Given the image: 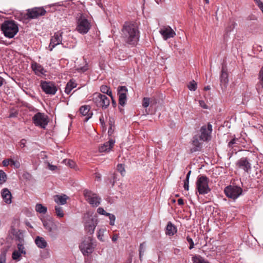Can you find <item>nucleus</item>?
<instances>
[{
	"mask_svg": "<svg viewBox=\"0 0 263 263\" xmlns=\"http://www.w3.org/2000/svg\"><path fill=\"white\" fill-rule=\"evenodd\" d=\"M123 41L132 47H136L140 39L139 25L136 21H126L121 29Z\"/></svg>",
	"mask_w": 263,
	"mask_h": 263,
	"instance_id": "f257e3e1",
	"label": "nucleus"
},
{
	"mask_svg": "<svg viewBox=\"0 0 263 263\" xmlns=\"http://www.w3.org/2000/svg\"><path fill=\"white\" fill-rule=\"evenodd\" d=\"M87 14L79 13L76 17V30L82 34H86L91 27V21Z\"/></svg>",
	"mask_w": 263,
	"mask_h": 263,
	"instance_id": "f03ea898",
	"label": "nucleus"
},
{
	"mask_svg": "<svg viewBox=\"0 0 263 263\" xmlns=\"http://www.w3.org/2000/svg\"><path fill=\"white\" fill-rule=\"evenodd\" d=\"M1 29L5 37L11 39L18 32L17 24L14 20H5L2 24Z\"/></svg>",
	"mask_w": 263,
	"mask_h": 263,
	"instance_id": "7ed1b4c3",
	"label": "nucleus"
},
{
	"mask_svg": "<svg viewBox=\"0 0 263 263\" xmlns=\"http://www.w3.org/2000/svg\"><path fill=\"white\" fill-rule=\"evenodd\" d=\"M96 242L91 236H85L79 245V249L84 256H89L96 247Z\"/></svg>",
	"mask_w": 263,
	"mask_h": 263,
	"instance_id": "20e7f679",
	"label": "nucleus"
},
{
	"mask_svg": "<svg viewBox=\"0 0 263 263\" xmlns=\"http://www.w3.org/2000/svg\"><path fill=\"white\" fill-rule=\"evenodd\" d=\"M209 179L205 175H199L196 182V189L200 195L208 194L211 191L209 186Z\"/></svg>",
	"mask_w": 263,
	"mask_h": 263,
	"instance_id": "39448f33",
	"label": "nucleus"
},
{
	"mask_svg": "<svg viewBox=\"0 0 263 263\" xmlns=\"http://www.w3.org/2000/svg\"><path fill=\"white\" fill-rule=\"evenodd\" d=\"M92 101L98 107H101L103 109H106L110 104L109 98L105 95L99 92L93 94Z\"/></svg>",
	"mask_w": 263,
	"mask_h": 263,
	"instance_id": "423d86ee",
	"label": "nucleus"
},
{
	"mask_svg": "<svg viewBox=\"0 0 263 263\" xmlns=\"http://www.w3.org/2000/svg\"><path fill=\"white\" fill-rule=\"evenodd\" d=\"M32 122L35 126L45 129L49 121L48 116L44 113L38 112L32 118Z\"/></svg>",
	"mask_w": 263,
	"mask_h": 263,
	"instance_id": "0eeeda50",
	"label": "nucleus"
},
{
	"mask_svg": "<svg viewBox=\"0 0 263 263\" xmlns=\"http://www.w3.org/2000/svg\"><path fill=\"white\" fill-rule=\"evenodd\" d=\"M212 130V125L210 122L203 125L200 128V134L198 136L200 140L203 142H208L211 140Z\"/></svg>",
	"mask_w": 263,
	"mask_h": 263,
	"instance_id": "6e6552de",
	"label": "nucleus"
},
{
	"mask_svg": "<svg viewBox=\"0 0 263 263\" xmlns=\"http://www.w3.org/2000/svg\"><path fill=\"white\" fill-rule=\"evenodd\" d=\"M224 192L228 198L235 199L242 194V189L236 185H230L224 188Z\"/></svg>",
	"mask_w": 263,
	"mask_h": 263,
	"instance_id": "1a4fd4ad",
	"label": "nucleus"
},
{
	"mask_svg": "<svg viewBox=\"0 0 263 263\" xmlns=\"http://www.w3.org/2000/svg\"><path fill=\"white\" fill-rule=\"evenodd\" d=\"M40 86L43 91L47 95H54L58 90V88L55 83L53 81L41 80Z\"/></svg>",
	"mask_w": 263,
	"mask_h": 263,
	"instance_id": "9d476101",
	"label": "nucleus"
},
{
	"mask_svg": "<svg viewBox=\"0 0 263 263\" xmlns=\"http://www.w3.org/2000/svg\"><path fill=\"white\" fill-rule=\"evenodd\" d=\"M84 196L86 200L92 206H98L100 204L101 198L96 194L88 190L84 191Z\"/></svg>",
	"mask_w": 263,
	"mask_h": 263,
	"instance_id": "9b49d317",
	"label": "nucleus"
},
{
	"mask_svg": "<svg viewBox=\"0 0 263 263\" xmlns=\"http://www.w3.org/2000/svg\"><path fill=\"white\" fill-rule=\"evenodd\" d=\"M47 13L46 10L43 7H34L27 10L26 16L28 19H35L40 16H44Z\"/></svg>",
	"mask_w": 263,
	"mask_h": 263,
	"instance_id": "f8f14e48",
	"label": "nucleus"
},
{
	"mask_svg": "<svg viewBox=\"0 0 263 263\" xmlns=\"http://www.w3.org/2000/svg\"><path fill=\"white\" fill-rule=\"evenodd\" d=\"M243 140H245L243 138H233L228 144L230 151H231L232 153H234L235 151V153H236L237 151H241L242 148H247L248 147H246V145L241 144Z\"/></svg>",
	"mask_w": 263,
	"mask_h": 263,
	"instance_id": "ddd939ff",
	"label": "nucleus"
},
{
	"mask_svg": "<svg viewBox=\"0 0 263 263\" xmlns=\"http://www.w3.org/2000/svg\"><path fill=\"white\" fill-rule=\"evenodd\" d=\"M63 32L59 30L54 33V35L50 39V44L49 45V50L52 51L55 46L62 43Z\"/></svg>",
	"mask_w": 263,
	"mask_h": 263,
	"instance_id": "4468645a",
	"label": "nucleus"
},
{
	"mask_svg": "<svg viewBox=\"0 0 263 263\" xmlns=\"http://www.w3.org/2000/svg\"><path fill=\"white\" fill-rule=\"evenodd\" d=\"M236 166L244 172L248 173L251 169V164L247 157H242L236 163Z\"/></svg>",
	"mask_w": 263,
	"mask_h": 263,
	"instance_id": "2eb2a0df",
	"label": "nucleus"
},
{
	"mask_svg": "<svg viewBox=\"0 0 263 263\" xmlns=\"http://www.w3.org/2000/svg\"><path fill=\"white\" fill-rule=\"evenodd\" d=\"M128 90L126 86H121L118 88V95L119 96V104L124 106L127 101V92Z\"/></svg>",
	"mask_w": 263,
	"mask_h": 263,
	"instance_id": "dca6fc26",
	"label": "nucleus"
},
{
	"mask_svg": "<svg viewBox=\"0 0 263 263\" xmlns=\"http://www.w3.org/2000/svg\"><path fill=\"white\" fill-rule=\"evenodd\" d=\"M44 228L49 232L52 237H55L58 234V227L51 220H46L43 222Z\"/></svg>",
	"mask_w": 263,
	"mask_h": 263,
	"instance_id": "f3484780",
	"label": "nucleus"
},
{
	"mask_svg": "<svg viewBox=\"0 0 263 263\" xmlns=\"http://www.w3.org/2000/svg\"><path fill=\"white\" fill-rule=\"evenodd\" d=\"M229 73L226 65H222L220 75V85L225 88L229 83Z\"/></svg>",
	"mask_w": 263,
	"mask_h": 263,
	"instance_id": "a211bd4d",
	"label": "nucleus"
},
{
	"mask_svg": "<svg viewBox=\"0 0 263 263\" xmlns=\"http://www.w3.org/2000/svg\"><path fill=\"white\" fill-rule=\"evenodd\" d=\"M97 224V221L95 220L93 218L88 219L84 224V230L85 232L90 235H92Z\"/></svg>",
	"mask_w": 263,
	"mask_h": 263,
	"instance_id": "6ab92c4d",
	"label": "nucleus"
},
{
	"mask_svg": "<svg viewBox=\"0 0 263 263\" xmlns=\"http://www.w3.org/2000/svg\"><path fill=\"white\" fill-rule=\"evenodd\" d=\"M91 107L89 105H84L81 106L79 108V112L82 116L85 117L84 122H87L90 119L92 115L93 112L90 110Z\"/></svg>",
	"mask_w": 263,
	"mask_h": 263,
	"instance_id": "aec40b11",
	"label": "nucleus"
},
{
	"mask_svg": "<svg viewBox=\"0 0 263 263\" xmlns=\"http://www.w3.org/2000/svg\"><path fill=\"white\" fill-rule=\"evenodd\" d=\"M199 140L200 139L198 135H195L193 136L191 141V143L193 146L190 148V153L192 154L201 151L202 143L200 142Z\"/></svg>",
	"mask_w": 263,
	"mask_h": 263,
	"instance_id": "412c9836",
	"label": "nucleus"
},
{
	"mask_svg": "<svg viewBox=\"0 0 263 263\" xmlns=\"http://www.w3.org/2000/svg\"><path fill=\"white\" fill-rule=\"evenodd\" d=\"M115 143V140L109 139L108 141L101 144L99 146V152L100 153H108L113 148Z\"/></svg>",
	"mask_w": 263,
	"mask_h": 263,
	"instance_id": "4be33fe9",
	"label": "nucleus"
},
{
	"mask_svg": "<svg viewBox=\"0 0 263 263\" xmlns=\"http://www.w3.org/2000/svg\"><path fill=\"white\" fill-rule=\"evenodd\" d=\"M1 195L4 201L7 204L12 202V194L7 188L3 189L1 191Z\"/></svg>",
	"mask_w": 263,
	"mask_h": 263,
	"instance_id": "5701e85b",
	"label": "nucleus"
},
{
	"mask_svg": "<svg viewBox=\"0 0 263 263\" xmlns=\"http://www.w3.org/2000/svg\"><path fill=\"white\" fill-rule=\"evenodd\" d=\"M31 67L32 70L36 75L40 76L41 74H44L46 72V71L45 70L43 67L35 62L31 63Z\"/></svg>",
	"mask_w": 263,
	"mask_h": 263,
	"instance_id": "b1692460",
	"label": "nucleus"
},
{
	"mask_svg": "<svg viewBox=\"0 0 263 263\" xmlns=\"http://www.w3.org/2000/svg\"><path fill=\"white\" fill-rule=\"evenodd\" d=\"M160 33L165 40L173 37L176 35L175 32L170 26L161 30Z\"/></svg>",
	"mask_w": 263,
	"mask_h": 263,
	"instance_id": "393cba45",
	"label": "nucleus"
},
{
	"mask_svg": "<svg viewBox=\"0 0 263 263\" xmlns=\"http://www.w3.org/2000/svg\"><path fill=\"white\" fill-rule=\"evenodd\" d=\"M165 234L169 236H172L177 232V227L172 223V222L168 221L167 223L165 229Z\"/></svg>",
	"mask_w": 263,
	"mask_h": 263,
	"instance_id": "a878e982",
	"label": "nucleus"
},
{
	"mask_svg": "<svg viewBox=\"0 0 263 263\" xmlns=\"http://www.w3.org/2000/svg\"><path fill=\"white\" fill-rule=\"evenodd\" d=\"M77 86V84L75 82L73 79H70L67 83L65 88V92L69 95L71 91Z\"/></svg>",
	"mask_w": 263,
	"mask_h": 263,
	"instance_id": "bb28decb",
	"label": "nucleus"
},
{
	"mask_svg": "<svg viewBox=\"0 0 263 263\" xmlns=\"http://www.w3.org/2000/svg\"><path fill=\"white\" fill-rule=\"evenodd\" d=\"M193 263H211L199 255H194L192 257Z\"/></svg>",
	"mask_w": 263,
	"mask_h": 263,
	"instance_id": "cd10ccee",
	"label": "nucleus"
},
{
	"mask_svg": "<svg viewBox=\"0 0 263 263\" xmlns=\"http://www.w3.org/2000/svg\"><path fill=\"white\" fill-rule=\"evenodd\" d=\"M35 242L36 246L41 249L46 248L47 245L45 240L43 237L40 236L36 237Z\"/></svg>",
	"mask_w": 263,
	"mask_h": 263,
	"instance_id": "c85d7f7f",
	"label": "nucleus"
},
{
	"mask_svg": "<svg viewBox=\"0 0 263 263\" xmlns=\"http://www.w3.org/2000/svg\"><path fill=\"white\" fill-rule=\"evenodd\" d=\"M68 198V197L66 195H56L54 200L57 203L63 205L66 203Z\"/></svg>",
	"mask_w": 263,
	"mask_h": 263,
	"instance_id": "c756f323",
	"label": "nucleus"
},
{
	"mask_svg": "<svg viewBox=\"0 0 263 263\" xmlns=\"http://www.w3.org/2000/svg\"><path fill=\"white\" fill-rule=\"evenodd\" d=\"M108 124V135L109 136H111L115 131V120L113 118L109 117Z\"/></svg>",
	"mask_w": 263,
	"mask_h": 263,
	"instance_id": "7c9ffc66",
	"label": "nucleus"
},
{
	"mask_svg": "<svg viewBox=\"0 0 263 263\" xmlns=\"http://www.w3.org/2000/svg\"><path fill=\"white\" fill-rule=\"evenodd\" d=\"M100 91L104 94H107L109 96H111L112 95V91L110 89V88L105 85H102L100 87Z\"/></svg>",
	"mask_w": 263,
	"mask_h": 263,
	"instance_id": "2f4dec72",
	"label": "nucleus"
},
{
	"mask_svg": "<svg viewBox=\"0 0 263 263\" xmlns=\"http://www.w3.org/2000/svg\"><path fill=\"white\" fill-rule=\"evenodd\" d=\"M110 176L108 178L109 183L111 184L112 187L115 185V184L117 181V174L116 172L110 173Z\"/></svg>",
	"mask_w": 263,
	"mask_h": 263,
	"instance_id": "473e14b6",
	"label": "nucleus"
},
{
	"mask_svg": "<svg viewBox=\"0 0 263 263\" xmlns=\"http://www.w3.org/2000/svg\"><path fill=\"white\" fill-rule=\"evenodd\" d=\"M35 210L39 213L45 214L47 211V209L42 204L37 203L35 205Z\"/></svg>",
	"mask_w": 263,
	"mask_h": 263,
	"instance_id": "72a5a7b5",
	"label": "nucleus"
},
{
	"mask_svg": "<svg viewBox=\"0 0 263 263\" xmlns=\"http://www.w3.org/2000/svg\"><path fill=\"white\" fill-rule=\"evenodd\" d=\"M14 236L15 237V240L19 242H24V235L21 230H18L17 233L15 234Z\"/></svg>",
	"mask_w": 263,
	"mask_h": 263,
	"instance_id": "f704fd0d",
	"label": "nucleus"
},
{
	"mask_svg": "<svg viewBox=\"0 0 263 263\" xmlns=\"http://www.w3.org/2000/svg\"><path fill=\"white\" fill-rule=\"evenodd\" d=\"M8 250L3 249L0 254V263H6V254Z\"/></svg>",
	"mask_w": 263,
	"mask_h": 263,
	"instance_id": "c9c22d12",
	"label": "nucleus"
},
{
	"mask_svg": "<svg viewBox=\"0 0 263 263\" xmlns=\"http://www.w3.org/2000/svg\"><path fill=\"white\" fill-rule=\"evenodd\" d=\"M55 211L56 215L59 218L63 217L64 214L62 208L61 206H55Z\"/></svg>",
	"mask_w": 263,
	"mask_h": 263,
	"instance_id": "e433bc0d",
	"label": "nucleus"
},
{
	"mask_svg": "<svg viewBox=\"0 0 263 263\" xmlns=\"http://www.w3.org/2000/svg\"><path fill=\"white\" fill-rule=\"evenodd\" d=\"M236 23L233 20H230L228 26L226 28V30L227 32H231L235 28Z\"/></svg>",
	"mask_w": 263,
	"mask_h": 263,
	"instance_id": "4c0bfd02",
	"label": "nucleus"
},
{
	"mask_svg": "<svg viewBox=\"0 0 263 263\" xmlns=\"http://www.w3.org/2000/svg\"><path fill=\"white\" fill-rule=\"evenodd\" d=\"M117 170L121 174L122 176H124L125 173V165L124 164L120 163L117 166Z\"/></svg>",
	"mask_w": 263,
	"mask_h": 263,
	"instance_id": "58836bf2",
	"label": "nucleus"
},
{
	"mask_svg": "<svg viewBox=\"0 0 263 263\" xmlns=\"http://www.w3.org/2000/svg\"><path fill=\"white\" fill-rule=\"evenodd\" d=\"M7 175L3 170H0V185L3 184L7 181Z\"/></svg>",
	"mask_w": 263,
	"mask_h": 263,
	"instance_id": "ea45409f",
	"label": "nucleus"
},
{
	"mask_svg": "<svg viewBox=\"0 0 263 263\" xmlns=\"http://www.w3.org/2000/svg\"><path fill=\"white\" fill-rule=\"evenodd\" d=\"M187 87L191 91H195L197 88V83L194 80H192L187 85Z\"/></svg>",
	"mask_w": 263,
	"mask_h": 263,
	"instance_id": "a19ab883",
	"label": "nucleus"
},
{
	"mask_svg": "<svg viewBox=\"0 0 263 263\" xmlns=\"http://www.w3.org/2000/svg\"><path fill=\"white\" fill-rule=\"evenodd\" d=\"M21 256V253L16 250L14 251L12 254V258L13 260H19Z\"/></svg>",
	"mask_w": 263,
	"mask_h": 263,
	"instance_id": "79ce46f5",
	"label": "nucleus"
},
{
	"mask_svg": "<svg viewBox=\"0 0 263 263\" xmlns=\"http://www.w3.org/2000/svg\"><path fill=\"white\" fill-rule=\"evenodd\" d=\"M106 216H108L110 220L109 224L110 226H114L115 224V221L116 219L115 216L112 214L108 213Z\"/></svg>",
	"mask_w": 263,
	"mask_h": 263,
	"instance_id": "37998d69",
	"label": "nucleus"
},
{
	"mask_svg": "<svg viewBox=\"0 0 263 263\" xmlns=\"http://www.w3.org/2000/svg\"><path fill=\"white\" fill-rule=\"evenodd\" d=\"M258 79L259 80V83L260 85L263 87V66H262L259 72Z\"/></svg>",
	"mask_w": 263,
	"mask_h": 263,
	"instance_id": "c03bdc74",
	"label": "nucleus"
},
{
	"mask_svg": "<svg viewBox=\"0 0 263 263\" xmlns=\"http://www.w3.org/2000/svg\"><path fill=\"white\" fill-rule=\"evenodd\" d=\"M10 164L11 166H14L16 168H18L20 167V163L18 161H14L12 159H10Z\"/></svg>",
	"mask_w": 263,
	"mask_h": 263,
	"instance_id": "a18cd8bd",
	"label": "nucleus"
},
{
	"mask_svg": "<svg viewBox=\"0 0 263 263\" xmlns=\"http://www.w3.org/2000/svg\"><path fill=\"white\" fill-rule=\"evenodd\" d=\"M186 240L190 245L189 249H192L194 247V243L192 238L189 235H187L186 236Z\"/></svg>",
	"mask_w": 263,
	"mask_h": 263,
	"instance_id": "49530a36",
	"label": "nucleus"
},
{
	"mask_svg": "<svg viewBox=\"0 0 263 263\" xmlns=\"http://www.w3.org/2000/svg\"><path fill=\"white\" fill-rule=\"evenodd\" d=\"M100 122L101 125V126L103 128V130H106V124L104 120V118L103 117V115H102L101 117L99 118Z\"/></svg>",
	"mask_w": 263,
	"mask_h": 263,
	"instance_id": "de8ad7c7",
	"label": "nucleus"
},
{
	"mask_svg": "<svg viewBox=\"0 0 263 263\" xmlns=\"http://www.w3.org/2000/svg\"><path fill=\"white\" fill-rule=\"evenodd\" d=\"M149 104V98L147 97H144L142 99V106L144 108H146L148 106Z\"/></svg>",
	"mask_w": 263,
	"mask_h": 263,
	"instance_id": "09e8293b",
	"label": "nucleus"
},
{
	"mask_svg": "<svg viewBox=\"0 0 263 263\" xmlns=\"http://www.w3.org/2000/svg\"><path fill=\"white\" fill-rule=\"evenodd\" d=\"M17 249L18 250L19 252L22 253V254H25L26 252L24 251V246H23V242H19L17 245Z\"/></svg>",
	"mask_w": 263,
	"mask_h": 263,
	"instance_id": "8fccbe9b",
	"label": "nucleus"
},
{
	"mask_svg": "<svg viewBox=\"0 0 263 263\" xmlns=\"http://www.w3.org/2000/svg\"><path fill=\"white\" fill-rule=\"evenodd\" d=\"M97 212L101 214V215H105V216H107V214H108V213H107L104 209L103 208H101V207H100L98 209H97Z\"/></svg>",
	"mask_w": 263,
	"mask_h": 263,
	"instance_id": "3c124183",
	"label": "nucleus"
},
{
	"mask_svg": "<svg viewBox=\"0 0 263 263\" xmlns=\"http://www.w3.org/2000/svg\"><path fill=\"white\" fill-rule=\"evenodd\" d=\"M17 230H16L14 226L12 225L10 227L9 233L14 236L17 233Z\"/></svg>",
	"mask_w": 263,
	"mask_h": 263,
	"instance_id": "603ef678",
	"label": "nucleus"
},
{
	"mask_svg": "<svg viewBox=\"0 0 263 263\" xmlns=\"http://www.w3.org/2000/svg\"><path fill=\"white\" fill-rule=\"evenodd\" d=\"M199 103L200 106L202 108H203L204 109H208V106L206 105V104L205 103V102L203 100H199Z\"/></svg>",
	"mask_w": 263,
	"mask_h": 263,
	"instance_id": "864d4df0",
	"label": "nucleus"
},
{
	"mask_svg": "<svg viewBox=\"0 0 263 263\" xmlns=\"http://www.w3.org/2000/svg\"><path fill=\"white\" fill-rule=\"evenodd\" d=\"M26 140L25 139H22V140H21V141H20L18 144L20 145V146L23 148H24V147H25L26 146Z\"/></svg>",
	"mask_w": 263,
	"mask_h": 263,
	"instance_id": "5fc2aeb1",
	"label": "nucleus"
},
{
	"mask_svg": "<svg viewBox=\"0 0 263 263\" xmlns=\"http://www.w3.org/2000/svg\"><path fill=\"white\" fill-rule=\"evenodd\" d=\"M10 159H4L2 162V164H3V166H8L10 164Z\"/></svg>",
	"mask_w": 263,
	"mask_h": 263,
	"instance_id": "6e6d98bb",
	"label": "nucleus"
},
{
	"mask_svg": "<svg viewBox=\"0 0 263 263\" xmlns=\"http://www.w3.org/2000/svg\"><path fill=\"white\" fill-rule=\"evenodd\" d=\"M68 165L70 167V168H73L74 167V165H75V163L73 161L71 160H69L68 161Z\"/></svg>",
	"mask_w": 263,
	"mask_h": 263,
	"instance_id": "4d7b16f0",
	"label": "nucleus"
},
{
	"mask_svg": "<svg viewBox=\"0 0 263 263\" xmlns=\"http://www.w3.org/2000/svg\"><path fill=\"white\" fill-rule=\"evenodd\" d=\"M111 99V103H112V105L114 107H116V106H117V103H116V100H115L112 95L110 96Z\"/></svg>",
	"mask_w": 263,
	"mask_h": 263,
	"instance_id": "13d9d810",
	"label": "nucleus"
},
{
	"mask_svg": "<svg viewBox=\"0 0 263 263\" xmlns=\"http://www.w3.org/2000/svg\"><path fill=\"white\" fill-rule=\"evenodd\" d=\"M143 243H140V246H139V257H140V259L141 258V254H142V249L143 248Z\"/></svg>",
	"mask_w": 263,
	"mask_h": 263,
	"instance_id": "bf43d9fd",
	"label": "nucleus"
},
{
	"mask_svg": "<svg viewBox=\"0 0 263 263\" xmlns=\"http://www.w3.org/2000/svg\"><path fill=\"white\" fill-rule=\"evenodd\" d=\"M49 168L51 171H55L58 168V167L56 165L49 164Z\"/></svg>",
	"mask_w": 263,
	"mask_h": 263,
	"instance_id": "052dcab7",
	"label": "nucleus"
},
{
	"mask_svg": "<svg viewBox=\"0 0 263 263\" xmlns=\"http://www.w3.org/2000/svg\"><path fill=\"white\" fill-rule=\"evenodd\" d=\"M256 17L253 15H249L247 18V20H256Z\"/></svg>",
	"mask_w": 263,
	"mask_h": 263,
	"instance_id": "680f3d73",
	"label": "nucleus"
},
{
	"mask_svg": "<svg viewBox=\"0 0 263 263\" xmlns=\"http://www.w3.org/2000/svg\"><path fill=\"white\" fill-rule=\"evenodd\" d=\"M177 201L178 204L180 205H183L184 204V200L182 198H179Z\"/></svg>",
	"mask_w": 263,
	"mask_h": 263,
	"instance_id": "e2e57ef3",
	"label": "nucleus"
},
{
	"mask_svg": "<svg viewBox=\"0 0 263 263\" xmlns=\"http://www.w3.org/2000/svg\"><path fill=\"white\" fill-rule=\"evenodd\" d=\"M118 238V235L117 234H115L112 237V241L113 242H115L117 240Z\"/></svg>",
	"mask_w": 263,
	"mask_h": 263,
	"instance_id": "0e129e2a",
	"label": "nucleus"
},
{
	"mask_svg": "<svg viewBox=\"0 0 263 263\" xmlns=\"http://www.w3.org/2000/svg\"><path fill=\"white\" fill-rule=\"evenodd\" d=\"M17 114H18L17 112H14L11 113V114H10L9 117V118L16 117L17 116Z\"/></svg>",
	"mask_w": 263,
	"mask_h": 263,
	"instance_id": "69168bd1",
	"label": "nucleus"
},
{
	"mask_svg": "<svg viewBox=\"0 0 263 263\" xmlns=\"http://www.w3.org/2000/svg\"><path fill=\"white\" fill-rule=\"evenodd\" d=\"M95 177H96V179H97L98 180H100L101 179V176L100 173H96Z\"/></svg>",
	"mask_w": 263,
	"mask_h": 263,
	"instance_id": "338daca9",
	"label": "nucleus"
},
{
	"mask_svg": "<svg viewBox=\"0 0 263 263\" xmlns=\"http://www.w3.org/2000/svg\"><path fill=\"white\" fill-rule=\"evenodd\" d=\"M132 256L131 255L129 256L127 260H126L125 263H132Z\"/></svg>",
	"mask_w": 263,
	"mask_h": 263,
	"instance_id": "774afa93",
	"label": "nucleus"
}]
</instances>
